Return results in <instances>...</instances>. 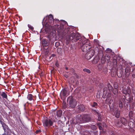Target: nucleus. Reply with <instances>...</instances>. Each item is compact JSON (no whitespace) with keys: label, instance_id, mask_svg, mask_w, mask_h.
Masks as SVG:
<instances>
[{"label":"nucleus","instance_id":"09e8293b","mask_svg":"<svg viewBox=\"0 0 135 135\" xmlns=\"http://www.w3.org/2000/svg\"><path fill=\"white\" fill-rule=\"evenodd\" d=\"M45 18H44V19H43V20H44V19H45Z\"/></svg>","mask_w":135,"mask_h":135},{"label":"nucleus","instance_id":"e433bc0d","mask_svg":"<svg viewBox=\"0 0 135 135\" xmlns=\"http://www.w3.org/2000/svg\"><path fill=\"white\" fill-rule=\"evenodd\" d=\"M56 65L57 67H58L59 66V64L57 62H56Z\"/></svg>","mask_w":135,"mask_h":135},{"label":"nucleus","instance_id":"c756f323","mask_svg":"<svg viewBox=\"0 0 135 135\" xmlns=\"http://www.w3.org/2000/svg\"><path fill=\"white\" fill-rule=\"evenodd\" d=\"M97 124L98 126L99 129L101 130L102 129V128L101 126V123H97Z\"/></svg>","mask_w":135,"mask_h":135},{"label":"nucleus","instance_id":"49530a36","mask_svg":"<svg viewBox=\"0 0 135 135\" xmlns=\"http://www.w3.org/2000/svg\"><path fill=\"white\" fill-rule=\"evenodd\" d=\"M65 76L66 78H67L68 77V76L67 75Z\"/></svg>","mask_w":135,"mask_h":135},{"label":"nucleus","instance_id":"c85d7f7f","mask_svg":"<svg viewBox=\"0 0 135 135\" xmlns=\"http://www.w3.org/2000/svg\"><path fill=\"white\" fill-rule=\"evenodd\" d=\"M28 26L29 28H30L31 30L33 31L34 30V28L33 27L30 25L28 24Z\"/></svg>","mask_w":135,"mask_h":135},{"label":"nucleus","instance_id":"a211bd4d","mask_svg":"<svg viewBox=\"0 0 135 135\" xmlns=\"http://www.w3.org/2000/svg\"><path fill=\"white\" fill-rule=\"evenodd\" d=\"M62 112L61 110H59L56 112V115L58 117H60L62 115Z\"/></svg>","mask_w":135,"mask_h":135},{"label":"nucleus","instance_id":"c9c22d12","mask_svg":"<svg viewBox=\"0 0 135 135\" xmlns=\"http://www.w3.org/2000/svg\"><path fill=\"white\" fill-rule=\"evenodd\" d=\"M55 46L56 47H57L58 46L59 44V43L58 42H56L55 43Z\"/></svg>","mask_w":135,"mask_h":135},{"label":"nucleus","instance_id":"4c0bfd02","mask_svg":"<svg viewBox=\"0 0 135 135\" xmlns=\"http://www.w3.org/2000/svg\"><path fill=\"white\" fill-rule=\"evenodd\" d=\"M55 56V54H52L51 56L52 57H54Z\"/></svg>","mask_w":135,"mask_h":135},{"label":"nucleus","instance_id":"79ce46f5","mask_svg":"<svg viewBox=\"0 0 135 135\" xmlns=\"http://www.w3.org/2000/svg\"><path fill=\"white\" fill-rule=\"evenodd\" d=\"M111 50L110 49H109V48H108L107 49V50L108 51H109V50Z\"/></svg>","mask_w":135,"mask_h":135},{"label":"nucleus","instance_id":"b1692460","mask_svg":"<svg viewBox=\"0 0 135 135\" xmlns=\"http://www.w3.org/2000/svg\"><path fill=\"white\" fill-rule=\"evenodd\" d=\"M131 90L130 88H128L127 89V94H128L130 95V94L131 93Z\"/></svg>","mask_w":135,"mask_h":135},{"label":"nucleus","instance_id":"f3484780","mask_svg":"<svg viewBox=\"0 0 135 135\" xmlns=\"http://www.w3.org/2000/svg\"><path fill=\"white\" fill-rule=\"evenodd\" d=\"M130 69L129 68H126L125 69V72L126 73V75L129 76V75Z\"/></svg>","mask_w":135,"mask_h":135},{"label":"nucleus","instance_id":"4be33fe9","mask_svg":"<svg viewBox=\"0 0 135 135\" xmlns=\"http://www.w3.org/2000/svg\"><path fill=\"white\" fill-rule=\"evenodd\" d=\"M1 95L2 97L3 98L7 99V95L5 92H2Z\"/></svg>","mask_w":135,"mask_h":135},{"label":"nucleus","instance_id":"72a5a7b5","mask_svg":"<svg viewBox=\"0 0 135 135\" xmlns=\"http://www.w3.org/2000/svg\"><path fill=\"white\" fill-rule=\"evenodd\" d=\"M111 135H117V133L114 132H112L111 133Z\"/></svg>","mask_w":135,"mask_h":135},{"label":"nucleus","instance_id":"412c9836","mask_svg":"<svg viewBox=\"0 0 135 135\" xmlns=\"http://www.w3.org/2000/svg\"><path fill=\"white\" fill-rule=\"evenodd\" d=\"M27 98L28 100L31 101L33 100V96L31 94H29L27 96Z\"/></svg>","mask_w":135,"mask_h":135},{"label":"nucleus","instance_id":"2eb2a0df","mask_svg":"<svg viewBox=\"0 0 135 135\" xmlns=\"http://www.w3.org/2000/svg\"><path fill=\"white\" fill-rule=\"evenodd\" d=\"M128 126L131 128H133L134 127V124L133 122L131 121H129L128 123Z\"/></svg>","mask_w":135,"mask_h":135},{"label":"nucleus","instance_id":"f704fd0d","mask_svg":"<svg viewBox=\"0 0 135 135\" xmlns=\"http://www.w3.org/2000/svg\"><path fill=\"white\" fill-rule=\"evenodd\" d=\"M66 108V106L65 104H64L62 106V108L63 109H65Z\"/></svg>","mask_w":135,"mask_h":135},{"label":"nucleus","instance_id":"6ab92c4d","mask_svg":"<svg viewBox=\"0 0 135 135\" xmlns=\"http://www.w3.org/2000/svg\"><path fill=\"white\" fill-rule=\"evenodd\" d=\"M57 53L61 55L63 52L61 48H58L57 50Z\"/></svg>","mask_w":135,"mask_h":135},{"label":"nucleus","instance_id":"6e6552de","mask_svg":"<svg viewBox=\"0 0 135 135\" xmlns=\"http://www.w3.org/2000/svg\"><path fill=\"white\" fill-rule=\"evenodd\" d=\"M44 125L45 126H51L53 122L52 121L50 120L46 119L45 120L44 123Z\"/></svg>","mask_w":135,"mask_h":135},{"label":"nucleus","instance_id":"f03ea898","mask_svg":"<svg viewBox=\"0 0 135 135\" xmlns=\"http://www.w3.org/2000/svg\"><path fill=\"white\" fill-rule=\"evenodd\" d=\"M67 22L64 20H62L61 21V23L60 25H57V32L59 35H65L68 32L69 30L68 28H66L64 30V25H66Z\"/></svg>","mask_w":135,"mask_h":135},{"label":"nucleus","instance_id":"393cba45","mask_svg":"<svg viewBox=\"0 0 135 135\" xmlns=\"http://www.w3.org/2000/svg\"><path fill=\"white\" fill-rule=\"evenodd\" d=\"M118 92V90L116 88L114 89L113 90V92L114 94H116Z\"/></svg>","mask_w":135,"mask_h":135},{"label":"nucleus","instance_id":"de8ad7c7","mask_svg":"<svg viewBox=\"0 0 135 135\" xmlns=\"http://www.w3.org/2000/svg\"><path fill=\"white\" fill-rule=\"evenodd\" d=\"M105 126V127L106 126V125H105V126L104 125V127Z\"/></svg>","mask_w":135,"mask_h":135},{"label":"nucleus","instance_id":"1a4fd4ad","mask_svg":"<svg viewBox=\"0 0 135 135\" xmlns=\"http://www.w3.org/2000/svg\"><path fill=\"white\" fill-rule=\"evenodd\" d=\"M0 122L2 125V126L4 130V132H7V131L9 129L8 127L2 121L0 120Z\"/></svg>","mask_w":135,"mask_h":135},{"label":"nucleus","instance_id":"aec40b11","mask_svg":"<svg viewBox=\"0 0 135 135\" xmlns=\"http://www.w3.org/2000/svg\"><path fill=\"white\" fill-rule=\"evenodd\" d=\"M120 111H119L117 110L115 114V117L117 118H119L120 117Z\"/></svg>","mask_w":135,"mask_h":135},{"label":"nucleus","instance_id":"f257e3e1","mask_svg":"<svg viewBox=\"0 0 135 135\" xmlns=\"http://www.w3.org/2000/svg\"><path fill=\"white\" fill-rule=\"evenodd\" d=\"M66 38L67 41H71L72 42H74L79 41V42L78 41V46L81 48L83 52H86L91 48V45L86 43V41L82 40L81 41H80V40L81 39V37L80 36H76L75 33H71L70 36H67Z\"/></svg>","mask_w":135,"mask_h":135},{"label":"nucleus","instance_id":"a18cd8bd","mask_svg":"<svg viewBox=\"0 0 135 135\" xmlns=\"http://www.w3.org/2000/svg\"><path fill=\"white\" fill-rule=\"evenodd\" d=\"M65 69L66 70H67L68 69V68L67 67H66Z\"/></svg>","mask_w":135,"mask_h":135},{"label":"nucleus","instance_id":"ea45409f","mask_svg":"<svg viewBox=\"0 0 135 135\" xmlns=\"http://www.w3.org/2000/svg\"><path fill=\"white\" fill-rule=\"evenodd\" d=\"M71 71H72L73 73H74V70L73 69H72Z\"/></svg>","mask_w":135,"mask_h":135},{"label":"nucleus","instance_id":"f8f14e48","mask_svg":"<svg viewBox=\"0 0 135 135\" xmlns=\"http://www.w3.org/2000/svg\"><path fill=\"white\" fill-rule=\"evenodd\" d=\"M67 93V91L65 89H63L60 93V95L61 97H62V96L65 97Z\"/></svg>","mask_w":135,"mask_h":135},{"label":"nucleus","instance_id":"ddd939ff","mask_svg":"<svg viewBox=\"0 0 135 135\" xmlns=\"http://www.w3.org/2000/svg\"><path fill=\"white\" fill-rule=\"evenodd\" d=\"M99 60V57L98 56H96L94 58V59L92 61V62L93 64H95L97 62H98Z\"/></svg>","mask_w":135,"mask_h":135},{"label":"nucleus","instance_id":"7ed1b4c3","mask_svg":"<svg viewBox=\"0 0 135 135\" xmlns=\"http://www.w3.org/2000/svg\"><path fill=\"white\" fill-rule=\"evenodd\" d=\"M91 120V118L89 116L87 115L79 114L78 115L76 122L78 124L87 122H89Z\"/></svg>","mask_w":135,"mask_h":135},{"label":"nucleus","instance_id":"4468645a","mask_svg":"<svg viewBox=\"0 0 135 135\" xmlns=\"http://www.w3.org/2000/svg\"><path fill=\"white\" fill-rule=\"evenodd\" d=\"M121 122L124 125H126L127 123L126 119L123 117L121 118Z\"/></svg>","mask_w":135,"mask_h":135},{"label":"nucleus","instance_id":"cd10ccee","mask_svg":"<svg viewBox=\"0 0 135 135\" xmlns=\"http://www.w3.org/2000/svg\"><path fill=\"white\" fill-rule=\"evenodd\" d=\"M83 71L84 72H86L88 73H90V71L89 69H83Z\"/></svg>","mask_w":135,"mask_h":135},{"label":"nucleus","instance_id":"bb28decb","mask_svg":"<svg viewBox=\"0 0 135 135\" xmlns=\"http://www.w3.org/2000/svg\"><path fill=\"white\" fill-rule=\"evenodd\" d=\"M108 90L109 91H111L112 90V87L111 86L110 84H108Z\"/></svg>","mask_w":135,"mask_h":135},{"label":"nucleus","instance_id":"473e14b6","mask_svg":"<svg viewBox=\"0 0 135 135\" xmlns=\"http://www.w3.org/2000/svg\"><path fill=\"white\" fill-rule=\"evenodd\" d=\"M91 127L94 130H96L97 128L96 126L94 125H91Z\"/></svg>","mask_w":135,"mask_h":135},{"label":"nucleus","instance_id":"39448f33","mask_svg":"<svg viewBox=\"0 0 135 135\" xmlns=\"http://www.w3.org/2000/svg\"><path fill=\"white\" fill-rule=\"evenodd\" d=\"M94 51L93 50H91L88 52L85 55V57L87 60H89L94 55Z\"/></svg>","mask_w":135,"mask_h":135},{"label":"nucleus","instance_id":"20e7f679","mask_svg":"<svg viewBox=\"0 0 135 135\" xmlns=\"http://www.w3.org/2000/svg\"><path fill=\"white\" fill-rule=\"evenodd\" d=\"M67 100L69 102V107L71 108H74L75 107L77 103V102L73 99L72 97H69L67 99Z\"/></svg>","mask_w":135,"mask_h":135},{"label":"nucleus","instance_id":"37998d69","mask_svg":"<svg viewBox=\"0 0 135 135\" xmlns=\"http://www.w3.org/2000/svg\"><path fill=\"white\" fill-rule=\"evenodd\" d=\"M40 132V130H38V131H36V132L37 133L39 132Z\"/></svg>","mask_w":135,"mask_h":135},{"label":"nucleus","instance_id":"7c9ffc66","mask_svg":"<svg viewBox=\"0 0 135 135\" xmlns=\"http://www.w3.org/2000/svg\"><path fill=\"white\" fill-rule=\"evenodd\" d=\"M98 115V121H100L101 120V118H102V116L101 115V114H100V115Z\"/></svg>","mask_w":135,"mask_h":135},{"label":"nucleus","instance_id":"a878e982","mask_svg":"<svg viewBox=\"0 0 135 135\" xmlns=\"http://www.w3.org/2000/svg\"><path fill=\"white\" fill-rule=\"evenodd\" d=\"M123 93L124 94H127V89L126 88H124L123 90Z\"/></svg>","mask_w":135,"mask_h":135},{"label":"nucleus","instance_id":"2f4dec72","mask_svg":"<svg viewBox=\"0 0 135 135\" xmlns=\"http://www.w3.org/2000/svg\"><path fill=\"white\" fill-rule=\"evenodd\" d=\"M93 111V113L95 114H97L98 115H100V113H99L98 111H97L94 110H92Z\"/></svg>","mask_w":135,"mask_h":135},{"label":"nucleus","instance_id":"9b49d317","mask_svg":"<svg viewBox=\"0 0 135 135\" xmlns=\"http://www.w3.org/2000/svg\"><path fill=\"white\" fill-rule=\"evenodd\" d=\"M125 99L124 98H121L119 99L118 103L119 107L121 109L123 107V102L125 101Z\"/></svg>","mask_w":135,"mask_h":135},{"label":"nucleus","instance_id":"c03bdc74","mask_svg":"<svg viewBox=\"0 0 135 135\" xmlns=\"http://www.w3.org/2000/svg\"><path fill=\"white\" fill-rule=\"evenodd\" d=\"M52 57L51 56H50V57H49V58H50V59H51V58H52Z\"/></svg>","mask_w":135,"mask_h":135},{"label":"nucleus","instance_id":"58836bf2","mask_svg":"<svg viewBox=\"0 0 135 135\" xmlns=\"http://www.w3.org/2000/svg\"><path fill=\"white\" fill-rule=\"evenodd\" d=\"M55 21H56L57 22H59V21L58 20H57V19H56V20H55Z\"/></svg>","mask_w":135,"mask_h":135},{"label":"nucleus","instance_id":"423d86ee","mask_svg":"<svg viewBox=\"0 0 135 135\" xmlns=\"http://www.w3.org/2000/svg\"><path fill=\"white\" fill-rule=\"evenodd\" d=\"M42 44L43 47L46 49L48 48V46L49 44V41L46 39H43L42 40Z\"/></svg>","mask_w":135,"mask_h":135},{"label":"nucleus","instance_id":"9d476101","mask_svg":"<svg viewBox=\"0 0 135 135\" xmlns=\"http://www.w3.org/2000/svg\"><path fill=\"white\" fill-rule=\"evenodd\" d=\"M110 59V57L109 55L106 54L105 55L104 57L102 58L101 59L102 63H104L106 60L109 61Z\"/></svg>","mask_w":135,"mask_h":135},{"label":"nucleus","instance_id":"dca6fc26","mask_svg":"<svg viewBox=\"0 0 135 135\" xmlns=\"http://www.w3.org/2000/svg\"><path fill=\"white\" fill-rule=\"evenodd\" d=\"M78 108L81 111H82L84 110L85 107L84 105L81 104L79 105Z\"/></svg>","mask_w":135,"mask_h":135},{"label":"nucleus","instance_id":"a19ab883","mask_svg":"<svg viewBox=\"0 0 135 135\" xmlns=\"http://www.w3.org/2000/svg\"><path fill=\"white\" fill-rule=\"evenodd\" d=\"M7 134H6L5 133L4 134H3L2 135H7Z\"/></svg>","mask_w":135,"mask_h":135},{"label":"nucleus","instance_id":"0eeeda50","mask_svg":"<svg viewBox=\"0 0 135 135\" xmlns=\"http://www.w3.org/2000/svg\"><path fill=\"white\" fill-rule=\"evenodd\" d=\"M48 22L49 23V25L50 26H52L54 23V20L52 15H50L48 17Z\"/></svg>","mask_w":135,"mask_h":135},{"label":"nucleus","instance_id":"5701e85b","mask_svg":"<svg viewBox=\"0 0 135 135\" xmlns=\"http://www.w3.org/2000/svg\"><path fill=\"white\" fill-rule=\"evenodd\" d=\"M97 103L95 102H93V103L91 104V107H95V108H96L97 106Z\"/></svg>","mask_w":135,"mask_h":135}]
</instances>
